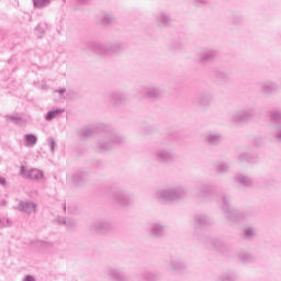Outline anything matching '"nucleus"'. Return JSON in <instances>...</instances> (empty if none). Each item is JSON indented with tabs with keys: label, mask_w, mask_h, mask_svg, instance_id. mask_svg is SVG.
Returning a JSON list of instances; mask_svg holds the SVG:
<instances>
[{
	"label": "nucleus",
	"mask_w": 281,
	"mask_h": 281,
	"mask_svg": "<svg viewBox=\"0 0 281 281\" xmlns=\"http://www.w3.org/2000/svg\"><path fill=\"white\" fill-rule=\"evenodd\" d=\"M66 91H67V89L60 88L58 90H55V93H59L60 98H65Z\"/></svg>",
	"instance_id": "44"
},
{
	"label": "nucleus",
	"mask_w": 281,
	"mask_h": 281,
	"mask_svg": "<svg viewBox=\"0 0 281 281\" xmlns=\"http://www.w3.org/2000/svg\"><path fill=\"white\" fill-rule=\"evenodd\" d=\"M61 113H65V109L57 108L55 110H50L45 115V120L46 122H52V120H55V117H58Z\"/></svg>",
	"instance_id": "23"
},
{
	"label": "nucleus",
	"mask_w": 281,
	"mask_h": 281,
	"mask_svg": "<svg viewBox=\"0 0 281 281\" xmlns=\"http://www.w3.org/2000/svg\"><path fill=\"white\" fill-rule=\"evenodd\" d=\"M234 23H238V22L234 21Z\"/></svg>",
	"instance_id": "52"
},
{
	"label": "nucleus",
	"mask_w": 281,
	"mask_h": 281,
	"mask_svg": "<svg viewBox=\"0 0 281 281\" xmlns=\"http://www.w3.org/2000/svg\"><path fill=\"white\" fill-rule=\"evenodd\" d=\"M168 233V226L161 222H155L149 225V234L154 238H162Z\"/></svg>",
	"instance_id": "9"
},
{
	"label": "nucleus",
	"mask_w": 281,
	"mask_h": 281,
	"mask_svg": "<svg viewBox=\"0 0 281 281\" xmlns=\"http://www.w3.org/2000/svg\"><path fill=\"white\" fill-rule=\"evenodd\" d=\"M36 32L37 38H43V36H45V33L47 32V23H40L36 27Z\"/></svg>",
	"instance_id": "26"
},
{
	"label": "nucleus",
	"mask_w": 281,
	"mask_h": 281,
	"mask_svg": "<svg viewBox=\"0 0 281 281\" xmlns=\"http://www.w3.org/2000/svg\"><path fill=\"white\" fill-rule=\"evenodd\" d=\"M216 172H220L221 175H225L226 172H229V164L227 162H221L216 167Z\"/></svg>",
	"instance_id": "31"
},
{
	"label": "nucleus",
	"mask_w": 281,
	"mask_h": 281,
	"mask_svg": "<svg viewBox=\"0 0 281 281\" xmlns=\"http://www.w3.org/2000/svg\"><path fill=\"white\" fill-rule=\"evenodd\" d=\"M101 23L102 25H111L112 23H115V18H113V14L111 13H105L103 14Z\"/></svg>",
	"instance_id": "28"
},
{
	"label": "nucleus",
	"mask_w": 281,
	"mask_h": 281,
	"mask_svg": "<svg viewBox=\"0 0 281 281\" xmlns=\"http://www.w3.org/2000/svg\"><path fill=\"white\" fill-rule=\"evenodd\" d=\"M114 201L119 205H130L131 203V195L126 194V192L122 190H117L114 192Z\"/></svg>",
	"instance_id": "16"
},
{
	"label": "nucleus",
	"mask_w": 281,
	"mask_h": 281,
	"mask_svg": "<svg viewBox=\"0 0 281 281\" xmlns=\"http://www.w3.org/2000/svg\"><path fill=\"white\" fill-rule=\"evenodd\" d=\"M126 142V138L115 132H105L97 142L99 153H106Z\"/></svg>",
	"instance_id": "2"
},
{
	"label": "nucleus",
	"mask_w": 281,
	"mask_h": 281,
	"mask_svg": "<svg viewBox=\"0 0 281 281\" xmlns=\"http://www.w3.org/2000/svg\"><path fill=\"white\" fill-rule=\"evenodd\" d=\"M79 3H89V0H77Z\"/></svg>",
	"instance_id": "48"
},
{
	"label": "nucleus",
	"mask_w": 281,
	"mask_h": 281,
	"mask_svg": "<svg viewBox=\"0 0 281 281\" xmlns=\"http://www.w3.org/2000/svg\"><path fill=\"white\" fill-rule=\"evenodd\" d=\"M22 175H24V177H31L30 171L27 170V167L22 168Z\"/></svg>",
	"instance_id": "45"
},
{
	"label": "nucleus",
	"mask_w": 281,
	"mask_h": 281,
	"mask_svg": "<svg viewBox=\"0 0 281 281\" xmlns=\"http://www.w3.org/2000/svg\"><path fill=\"white\" fill-rule=\"evenodd\" d=\"M97 127H86L81 130V137H91V135L99 133Z\"/></svg>",
	"instance_id": "27"
},
{
	"label": "nucleus",
	"mask_w": 281,
	"mask_h": 281,
	"mask_svg": "<svg viewBox=\"0 0 281 281\" xmlns=\"http://www.w3.org/2000/svg\"><path fill=\"white\" fill-rule=\"evenodd\" d=\"M106 276L110 277L111 280L128 281V277H126L123 268H109Z\"/></svg>",
	"instance_id": "11"
},
{
	"label": "nucleus",
	"mask_w": 281,
	"mask_h": 281,
	"mask_svg": "<svg viewBox=\"0 0 281 281\" xmlns=\"http://www.w3.org/2000/svg\"><path fill=\"white\" fill-rule=\"evenodd\" d=\"M154 157L156 161L160 164H170L175 161V154L166 148H157L154 151Z\"/></svg>",
	"instance_id": "8"
},
{
	"label": "nucleus",
	"mask_w": 281,
	"mask_h": 281,
	"mask_svg": "<svg viewBox=\"0 0 281 281\" xmlns=\"http://www.w3.org/2000/svg\"><path fill=\"white\" fill-rule=\"evenodd\" d=\"M76 225H77L76 221L71 218L66 220V227L68 229H76Z\"/></svg>",
	"instance_id": "36"
},
{
	"label": "nucleus",
	"mask_w": 281,
	"mask_h": 281,
	"mask_svg": "<svg viewBox=\"0 0 281 281\" xmlns=\"http://www.w3.org/2000/svg\"><path fill=\"white\" fill-rule=\"evenodd\" d=\"M221 201H222V209L224 210V212L226 214V218H228V221L238 222V221H243V218H245V213L234 211L232 209V206L229 204V198L227 195L222 194Z\"/></svg>",
	"instance_id": "4"
},
{
	"label": "nucleus",
	"mask_w": 281,
	"mask_h": 281,
	"mask_svg": "<svg viewBox=\"0 0 281 281\" xmlns=\"http://www.w3.org/2000/svg\"><path fill=\"white\" fill-rule=\"evenodd\" d=\"M91 229L95 232V234H106V232H111L112 226L109 221H97L91 225Z\"/></svg>",
	"instance_id": "13"
},
{
	"label": "nucleus",
	"mask_w": 281,
	"mask_h": 281,
	"mask_svg": "<svg viewBox=\"0 0 281 281\" xmlns=\"http://www.w3.org/2000/svg\"><path fill=\"white\" fill-rule=\"evenodd\" d=\"M205 140L210 146H216L217 144H221L223 136L217 132H207L205 134Z\"/></svg>",
	"instance_id": "17"
},
{
	"label": "nucleus",
	"mask_w": 281,
	"mask_h": 281,
	"mask_svg": "<svg viewBox=\"0 0 281 281\" xmlns=\"http://www.w3.org/2000/svg\"><path fill=\"white\" fill-rule=\"evenodd\" d=\"M278 89H280V87H278L276 82H266L261 87L262 93L266 94L273 93V91H278Z\"/></svg>",
	"instance_id": "22"
},
{
	"label": "nucleus",
	"mask_w": 281,
	"mask_h": 281,
	"mask_svg": "<svg viewBox=\"0 0 281 281\" xmlns=\"http://www.w3.org/2000/svg\"><path fill=\"white\" fill-rule=\"evenodd\" d=\"M238 161H240V162H243V161H249V156H248L246 153L240 154V155L238 156Z\"/></svg>",
	"instance_id": "41"
},
{
	"label": "nucleus",
	"mask_w": 281,
	"mask_h": 281,
	"mask_svg": "<svg viewBox=\"0 0 281 281\" xmlns=\"http://www.w3.org/2000/svg\"><path fill=\"white\" fill-rule=\"evenodd\" d=\"M64 212L67 210V204H63Z\"/></svg>",
	"instance_id": "50"
},
{
	"label": "nucleus",
	"mask_w": 281,
	"mask_h": 281,
	"mask_svg": "<svg viewBox=\"0 0 281 281\" xmlns=\"http://www.w3.org/2000/svg\"><path fill=\"white\" fill-rule=\"evenodd\" d=\"M256 111L254 110V108H248L235 112L232 116V121L235 122V124H245L249 122V120H251V117H254Z\"/></svg>",
	"instance_id": "6"
},
{
	"label": "nucleus",
	"mask_w": 281,
	"mask_h": 281,
	"mask_svg": "<svg viewBox=\"0 0 281 281\" xmlns=\"http://www.w3.org/2000/svg\"><path fill=\"white\" fill-rule=\"evenodd\" d=\"M167 269H169V271H181L186 269V265L179 259H171L167 262Z\"/></svg>",
	"instance_id": "20"
},
{
	"label": "nucleus",
	"mask_w": 281,
	"mask_h": 281,
	"mask_svg": "<svg viewBox=\"0 0 281 281\" xmlns=\"http://www.w3.org/2000/svg\"><path fill=\"white\" fill-rule=\"evenodd\" d=\"M210 221L206 215L198 214L193 217V227L195 229H201V227H205Z\"/></svg>",
	"instance_id": "18"
},
{
	"label": "nucleus",
	"mask_w": 281,
	"mask_h": 281,
	"mask_svg": "<svg viewBox=\"0 0 281 281\" xmlns=\"http://www.w3.org/2000/svg\"><path fill=\"white\" fill-rule=\"evenodd\" d=\"M108 98L115 106H120V104H124V102H126V94L120 91L108 92Z\"/></svg>",
	"instance_id": "14"
},
{
	"label": "nucleus",
	"mask_w": 281,
	"mask_h": 281,
	"mask_svg": "<svg viewBox=\"0 0 281 281\" xmlns=\"http://www.w3.org/2000/svg\"><path fill=\"white\" fill-rule=\"evenodd\" d=\"M210 3L211 0H192V5H194V8H207Z\"/></svg>",
	"instance_id": "30"
},
{
	"label": "nucleus",
	"mask_w": 281,
	"mask_h": 281,
	"mask_svg": "<svg viewBox=\"0 0 281 281\" xmlns=\"http://www.w3.org/2000/svg\"><path fill=\"white\" fill-rule=\"evenodd\" d=\"M213 76L220 85H224V82H229L231 80L229 72L225 70H214Z\"/></svg>",
	"instance_id": "19"
},
{
	"label": "nucleus",
	"mask_w": 281,
	"mask_h": 281,
	"mask_svg": "<svg viewBox=\"0 0 281 281\" xmlns=\"http://www.w3.org/2000/svg\"><path fill=\"white\" fill-rule=\"evenodd\" d=\"M221 245H222V243L220 240L213 241L214 249H221Z\"/></svg>",
	"instance_id": "46"
},
{
	"label": "nucleus",
	"mask_w": 281,
	"mask_h": 281,
	"mask_svg": "<svg viewBox=\"0 0 281 281\" xmlns=\"http://www.w3.org/2000/svg\"><path fill=\"white\" fill-rule=\"evenodd\" d=\"M71 179L74 183H80V181H85V179H87V172L79 170L72 175Z\"/></svg>",
	"instance_id": "25"
},
{
	"label": "nucleus",
	"mask_w": 281,
	"mask_h": 281,
	"mask_svg": "<svg viewBox=\"0 0 281 281\" xmlns=\"http://www.w3.org/2000/svg\"><path fill=\"white\" fill-rule=\"evenodd\" d=\"M220 280L221 281H235L236 277L232 272H226L225 274L222 276V278H220Z\"/></svg>",
	"instance_id": "35"
},
{
	"label": "nucleus",
	"mask_w": 281,
	"mask_h": 281,
	"mask_svg": "<svg viewBox=\"0 0 281 281\" xmlns=\"http://www.w3.org/2000/svg\"><path fill=\"white\" fill-rule=\"evenodd\" d=\"M86 47L92 49L97 56H119L124 52V43L103 44L100 42H86Z\"/></svg>",
	"instance_id": "1"
},
{
	"label": "nucleus",
	"mask_w": 281,
	"mask_h": 281,
	"mask_svg": "<svg viewBox=\"0 0 281 281\" xmlns=\"http://www.w3.org/2000/svg\"><path fill=\"white\" fill-rule=\"evenodd\" d=\"M48 146L52 153L56 149V140H54L52 137L48 138Z\"/></svg>",
	"instance_id": "40"
},
{
	"label": "nucleus",
	"mask_w": 281,
	"mask_h": 281,
	"mask_svg": "<svg viewBox=\"0 0 281 281\" xmlns=\"http://www.w3.org/2000/svg\"><path fill=\"white\" fill-rule=\"evenodd\" d=\"M0 182L3 184H5V179H1Z\"/></svg>",
	"instance_id": "49"
},
{
	"label": "nucleus",
	"mask_w": 281,
	"mask_h": 281,
	"mask_svg": "<svg viewBox=\"0 0 281 281\" xmlns=\"http://www.w3.org/2000/svg\"><path fill=\"white\" fill-rule=\"evenodd\" d=\"M52 3V0H36V8L43 9L47 8Z\"/></svg>",
	"instance_id": "34"
},
{
	"label": "nucleus",
	"mask_w": 281,
	"mask_h": 281,
	"mask_svg": "<svg viewBox=\"0 0 281 281\" xmlns=\"http://www.w3.org/2000/svg\"><path fill=\"white\" fill-rule=\"evenodd\" d=\"M24 281H34V277H26Z\"/></svg>",
	"instance_id": "47"
},
{
	"label": "nucleus",
	"mask_w": 281,
	"mask_h": 281,
	"mask_svg": "<svg viewBox=\"0 0 281 281\" xmlns=\"http://www.w3.org/2000/svg\"><path fill=\"white\" fill-rule=\"evenodd\" d=\"M142 278L145 279L146 281H154L157 280V274L145 270L142 272Z\"/></svg>",
	"instance_id": "32"
},
{
	"label": "nucleus",
	"mask_w": 281,
	"mask_h": 281,
	"mask_svg": "<svg viewBox=\"0 0 281 281\" xmlns=\"http://www.w3.org/2000/svg\"><path fill=\"white\" fill-rule=\"evenodd\" d=\"M45 181V175L43 173V170L37 169L36 170V181Z\"/></svg>",
	"instance_id": "39"
},
{
	"label": "nucleus",
	"mask_w": 281,
	"mask_h": 281,
	"mask_svg": "<svg viewBox=\"0 0 281 281\" xmlns=\"http://www.w3.org/2000/svg\"><path fill=\"white\" fill-rule=\"evenodd\" d=\"M156 196L162 201V203H172V201H179V199L186 196V189H183V187H175L160 190L156 193Z\"/></svg>",
	"instance_id": "3"
},
{
	"label": "nucleus",
	"mask_w": 281,
	"mask_h": 281,
	"mask_svg": "<svg viewBox=\"0 0 281 281\" xmlns=\"http://www.w3.org/2000/svg\"><path fill=\"white\" fill-rule=\"evenodd\" d=\"M209 194H212V186L210 184H200L199 186V191H198V196H209Z\"/></svg>",
	"instance_id": "24"
},
{
	"label": "nucleus",
	"mask_w": 281,
	"mask_h": 281,
	"mask_svg": "<svg viewBox=\"0 0 281 281\" xmlns=\"http://www.w3.org/2000/svg\"><path fill=\"white\" fill-rule=\"evenodd\" d=\"M42 89H47V85H43V86H42Z\"/></svg>",
	"instance_id": "51"
},
{
	"label": "nucleus",
	"mask_w": 281,
	"mask_h": 281,
	"mask_svg": "<svg viewBox=\"0 0 281 281\" xmlns=\"http://www.w3.org/2000/svg\"><path fill=\"white\" fill-rule=\"evenodd\" d=\"M211 103L212 95L210 93H201L193 101V104H195V106H201L202 109L210 106Z\"/></svg>",
	"instance_id": "15"
},
{
	"label": "nucleus",
	"mask_w": 281,
	"mask_h": 281,
	"mask_svg": "<svg viewBox=\"0 0 281 281\" xmlns=\"http://www.w3.org/2000/svg\"><path fill=\"white\" fill-rule=\"evenodd\" d=\"M58 225H67V218L63 217V216H57L56 218Z\"/></svg>",
	"instance_id": "42"
},
{
	"label": "nucleus",
	"mask_w": 281,
	"mask_h": 281,
	"mask_svg": "<svg viewBox=\"0 0 281 281\" xmlns=\"http://www.w3.org/2000/svg\"><path fill=\"white\" fill-rule=\"evenodd\" d=\"M236 183H240V186H244V188H251L254 186V181L244 175H237L235 177Z\"/></svg>",
	"instance_id": "21"
},
{
	"label": "nucleus",
	"mask_w": 281,
	"mask_h": 281,
	"mask_svg": "<svg viewBox=\"0 0 281 281\" xmlns=\"http://www.w3.org/2000/svg\"><path fill=\"white\" fill-rule=\"evenodd\" d=\"M216 56H218V52L216 49L203 48L199 54V63H201V65H206V63H212Z\"/></svg>",
	"instance_id": "10"
},
{
	"label": "nucleus",
	"mask_w": 281,
	"mask_h": 281,
	"mask_svg": "<svg viewBox=\"0 0 281 281\" xmlns=\"http://www.w3.org/2000/svg\"><path fill=\"white\" fill-rule=\"evenodd\" d=\"M36 247H38L40 249H52L53 245L48 241L37 240Z\"/></svg>",
	"instance_id": "33"
},
{
	"label": "nucleus",
	"mask_w": 281,
	"mask_h": 281,
	"mask_svg": "<svg viewBox=\"0 0 281 281\" xmlns=\"http://www.w3.org/2000/svg\"><path fill=\"white\" fill-rule=\"evenodd\" d=\"M153 22L156 27H170L172 18L168 11L160 10L153 15Z\"/></svg>",
	"instance_id": "5"
},
{
	"label": "nucleus",
	"mask_w": 281,
	"mask_h": 281,
	"mask_svg": "<svg viewBox=\"0 0 281 281\" xmlns=\"http://www.w3.org/2000/svg\"><path fill=\"white\" fill-rule=\"evenodd\" d=\"M270 120L273 122V124H277L276 130L277 133L274 135L276 139L278 142H281V111L280 110H273L270 112Z\"/></svg>",
	"instance_id": "12"
},
{
	"label": "nucleus",
	"mask_w": 281,
	"mask_h": 281,
	"mask_svg": "<svg viewBox=\"0 0 281 281\" xmlns=\"http://www.w3.org/2000/svg\"><path fill=\"white\" fill-rule=\"evenodd\" d=\"M139 93L147 98V100H159L162 98L164 91L156 86H145L139 89Z\"/></svg>",
	"instance_id": "7"
},
{
	"label": "nucleus",
	"mask_w": 281,
	"mask_h": 281,
	"mask_svg": "<svg viewBox=\"0 0 281 281\" xmlns=\"http://www.w3.org/2000/svg\"><path fill=\"white\" fill-rule=\"evenodd\" d=\"M36 144V137L32 135L26 136V146H34Z\"/></svg>",
	"instance_id": "37"
},
{
	"label": "nucleus",
	"mask_w": 281,
	"mask_h": 281,
	"mask_svg": "<svg viewBox=\"0 0 281 281\" xmlns=\"http://www.w3.org/2000/svg\"><path fill=\"white\" fill-rule=\"evenodd\" d=\"M239 260H240V262H243V265H248V262H254V256H251L250 254H247V252H243L239 256Z\"/></svg>",
	"instance_id": "29"
},
{
	"label": "nucleus",
	"mask_w": 281,
	"mask_h": 281,
	"mask_svg": "<svg viewBox=\"0 0 281 281\" xmlns=\"http://www.w3.org/2000/svg\"><path fill=\"white\" fill-rule=\"evenodd\" d=\"M172 49H183V44H181L180 42H175L171 45Z\"/></svg>",
	"instance_id": "43"
},
{
	"label": "nucleus",
	"mask_w": 281,
	"mask_h": 281,
	"mask_svg": "<svg viewBox=\"0 0 281 281\" xmlns=\"http://www.w3.org/2000/svg\"><path fill=\"white\" fill-rule=\"evenodd\" d=\"M254 234H255V232L251 227H248L244 231V236L246 238H252Z\"/></svg>",
	"instance_id": "38"
}]
</instances>
